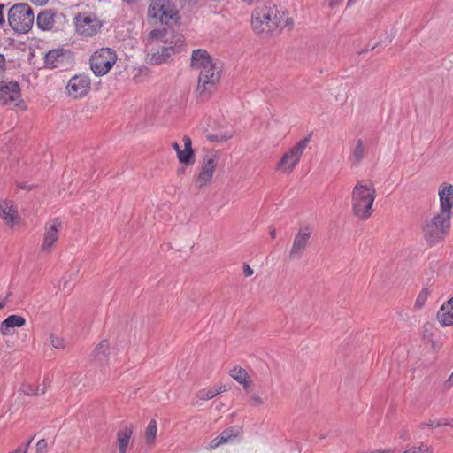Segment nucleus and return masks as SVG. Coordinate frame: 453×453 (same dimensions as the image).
Masks as SVG:
<instances>
[{"label":"nucleus","instance_id":"obj_27","mask_svg":"<svg viewBox=\"0 0 453 453\" xmlns=\"http://www.w3.org/2000/svg\"><path fill=\"white\" fill-rule=\"evenodd\" d=\"M157 432V425L155 419H151L145 429V441L148 445L155 442Z\"/></svg>","mask_w":453,"mask_h":453},{"label":"nucleus","instance_id":"obj_54","mask_svg":"<svg viewBox=\"0 0 453 453\" xmlns=\"http://www.w3.org/2000/svg\"><path fill=\"white\" fill-rule=\"evenodd\" d=\"M209 139L211 141H217V142L219 141L217 136H212V135L209 136Z\"/></svg>","mask_w":453,"mask_h":453},{"label":"nucleus","instance_id":"obj_55","mask_svg":"<svg viewBox=\"0 0 453 453\" xmlns=\"http://www.w3.org/2000/svg\"><path fill=\"white\" fill-rule=\"evenodd\" d=\"M19 188L22 189L30 188V187L27 186L26 184H19Z\"/></svg>","mask_w":453,"mask_h":453},{"label":"nucleus","instance_id":"obj_56","mask_svg":"<svg viewBox=\"0 0 453 453\" xmlns=\"http://www.w3.org/2000/svg\"><path fill=\"white\" fill-rule=\"evenodd\" d=\"M356 1H357V0H349V1H348V4H351L355 3Z\"/></svg>","mask_w":453,"mask_h":453},{"label":"nucleus","instance_id":"obj_3","mask_svg":"<svg viewBox=\"0 0 453 453\" xmlns=\"http://www.w3.org/2000/svg\"><path fill=\"white\" fill-rule=\"evenodd\" d=\"M375 188L372 184L358 181L352 191V210L362 220H366L372 213Z\"/></svg>","mask_w":453,"mask_h":453},{"label":"nucleus","instance_id":"obj_47","mask_svg":"<svg viewBox=\"0 0 453 453\" xmlns=\"http://www.w3.org/2000/svg\"><path fill=\"white\" fill-rule=\"evenodd\" d=\"M433 422H434V426H433V427H439V426H441L444 425V424H443L444 419H440V420H438V421H433Z\"/></svg>","mask_w":453,"mask_h":453},{"label":"nucleus","instance_id":"obj_12","mask_svg":"<svg viewBox=\"0 0 453 453\" xmlns=\"http://www.w3.org/2000/svg\"><path fill=\"white\" fill-rule=\"evenodd\" d=\"M311 235V230L307 226L300 228L295 234L293 244L288 254L291 260H296L302 257L303 253L307 248Z\"/></svg>","mask_w":453,"mask_h":453},{"label":"nucleus","instance_id":"obj_38","mask_svg":"<svg viewBox=\"0 0 453 453\" xmlns=\"http://www.w3.org/2000/svg\"><path fill=\"white\" fill-rule=\"evenodd\" d=\"M183 142H184V149L186 150H193L192 149V141L191 138L188 135H185L183 137Z\"/></svg>","mask_w":453,"mask_h":453},{"label":"nucleus","instance_id":"obj_9","mask_svg":"<svg viewBox=\"0 0 453 453\" xmlns=\"http://www.w3.org/2000/svg\"><path fill=\"white\" fill-rule=\"evenodd\" d=\"M177 14L170 0H151L148 7V16L161 23L167 24Z\"/></svg>","mask_w":453,"mask_h":453},{"label":"nucleus","instance_id":"obj_41","mask_svg":"<svg viewBox=\"0 0 453 453\" xmlns=\"http://www.w3.org/2000/svg\"><path fill=\"white\" fill-rule=\"evenodd\" d=\"M453 385V377L452 374L449 376V378L445 381L444 388H450Z\"/></svg>","mask_w":453,"mask_h":453},{"label":"nucleus","instance_id":"obj_39","mask_svg":"<svg viewBox=\"0 0 453 453\" xmlns=\"http://www.w3.org/2000/svg\"><path fill=\"white\" fill-rule=\"evenodd\" d=\"M250 400L252 405H262L264 403L261 397L257 394H253L250 397Z\"/></svg>","mask_w":453,"mask_h":453},{"label":"nucleus","instance_id":"obj_25","mask_svg":"<svg viewBox=\"0 0 453 453\" xmlns=\"http://www.w3.org/2000/svg\"><path fill=\"white\" fill-rule=\"evenodd\" d=\"M230 376L235 380L237 382L242 384L245 390H248L251 386V380L246 372L242 367L235 366L230 371Z\"/></svg>","mask_w":453,"mask_h":453},{"label":"nucleus","instance_id":"obj_33","mask_svg":"<svg viewBox=\"0 0 453 453\" xmlns=\"http://www.w3.org/2000/svg\"><path fill=\"white\" fill-rule=\"evenodd\" d=\"M403 453H432V449L428 445L421 443L419 446L411 447Z\"/></svg>","mask_w":453,"mask_h":453},{"label":"nucleus","instance_id":"obj_49","mask_svg":"<svg viewBox=\"0 0 453 453\" xmlns=\"http://www.w3.org/2000/svg\"><path fill=\"white\" fill-rule=\"evenodd\" d=\"M10 453H27V449H21V447H18L16 449L11 451Z\"/></svg>","mask_w":453,"mask_h":453},{"label":"nucleus","instance_id":"obj_31","mask_svg":"<svg viewBox=\"0 0 453 453\" xmlns=\"http://www.w3.org/2000/svg\"><path fill=\"white\" fill-rule=\"evenodd\" d=\"M212 176H213L212 173L201 171L198 174V177H197L196 182L198 188H202L204 186H206L208 183H210L212 179Z\"/></svg>","mask_w":453,"mask_h":453},{"label":"nucleus","instance_id":"obj_37","mask_svg":"<svg viewBox=\"0 0 453 453\" xmlns=\"http://www.w3.org/2000/svg\"><path fill=\"white\" fill-rule=\"evenodd\" d=\"M12 293L10 291L6 292L5 295L0 296V310L6 306Z\"/></svg>","mask_w":453,"mask_h":453},{"label":"nucleus","instance_id":"obj_50","mask_svg":"<svg viewBox=\"0 0 453 453\" xmlns=\"http://www.w3.org/2000/svg\"><path fill=\"white\" fill-rule=\"evenodd\" d=\"M173 148L175 150L177 155L179 154V151H180V147L179 146V144L177 142H173L172 144Z\"/></svg>","mask_w":453,"mask_h":453},{"label":"nucleus","instance_id":"obj_5","mask_svg":"<svg viewBox=\"0 0 453 453\" xmlns=\"http://www.w3.org/2000/svg\"><path fill=\"white\" fill-rule=\"evenodd\" d=\"M34 12L26 3L12 5L8 12V22L11 27L19 33L28 32L34 24Z\"/></svg>","mask_w":453,"mask_h":453},{"label":"nucleus","instance_id":"obj_24","mask_svg":"<svg viewBox=\"0 0 453 453\" xmlns=\"http://www.w3.org/2000/svg\"><path fill=\"white\" fill-rule=\"evenodd\" d=\"M238 428L229 427L224 430L219 436L213 439L210 443V449H216L217 447L228 442L232 438L238 434Z\"/></svg>","mask_w":453,"mask_h":453},{"label":"nucleus","instance_id":"obj_19","mask_svg":"<svg viewBox=\"0 0 453 453\" xmlns=\"http://www.w3.org/2000/svg\"><path fill=\"white\" fill-rule=\"evenodd\" d=\"M109 351V342L106 340L102 341L95 348L92 353V360L96 363V365H98L99 366L104 365L108 361Z\"/></svg>","mask_w":453,"mask_h":453},{"label":"nucleus","instance_id":"obj_40","mask_svg":"<svg viewBox=\"0 0 453 453\" xmlns=\"http://www.w3.org/2000/svg\"><path fill=\"white\" fill-rule=\"evenodd\" d=\"M253 270L250 268V265H244L243 266V274L245 277H250L253 274Z\"/></svg>","mask_w":453,"mask_h":453},{"label":"nucleus","instance_id":"obj_32","mask_svg":"<svg viewBox=\"0 0 453 453\" xmlns=\"http://www.w3.org/2000/svg\"><path fill=\"white\" fill-rule=\"evenodd\" d=\"M219 395V391H214V388L202 389L197 392V398L200 400H210Z\"/></svg>","mask_w":453,"mask_h":453},{"label":"nucleus","instance_id":"obj_52","mask_svg":"<svg viewBox=\"0 0 453 453\" xmlns=\"http://www.w3.org/2000/svg\"><path fill=\"white\" fill-rule=\"evenodd\" d=\"M341 1L342 0H330L329 4L331 6H334V5L338 4L339 3H341Z\"/></svg>","mask_w":453,"mask_h":453},{"label":"nucleus","instance_id":"obj_8","mask_svg":"<svg viewBox=\"0 0 453 453\" xmlns=\"http://www.w3.org/2000/svg\"><path fill=\"white\" fill-rule=\"evenodd\" d=\"M311 134H308L303 140L298 142L295 146L290 148L280 158L277 165V169L289 174L300 161L304 150L310 143Z\"/></svg>","mask_w":453,"mask_h":453},{"label":"nucleus","instance_id":"obj_30","mask_svg":"<svg viewBox=\"0 0 453 453\" xmlns=\"http://www.w3.org/2000/svg\"><path fill=\"white\" fill-rule=\"evenodd\" d=\"M179 161L186 165H192L194 163V150H181L177 155Z\"/></svg>","mask_w":453,"mask_h":453},{"label":"nucleus","instance_id":"obj_1","mask_svg":"<svg viewBox=\"0 0 453 453\" xmlns=\"http://www.w3.org/2000/svg\"><path fill=\"white\" fill-rule=\"evenodd\" d=\"M191 66L200 71L196 91L201 96H207L220 79L219 67L213 63L210 55L201 49L193 51Z\"/></svg>","mask_w":453,"mask_h":453},{"label":"nucleus","instance_id":"obj_21","mask_svg":"<svg viewBox=\"0 0 453 453\" xmlns=\"http://www.w3.org/2000/svg\"><path fill=\"white\" fill-rule=\"evenodd\" d=\"M56 12L52 10H45L37 15L36 24L42 30H50L55 24Z\"/></svg>","mask_w":453,"mask_h":453},{"label":"nucleus","instance_id":"obj_13","mask_svg":"<svg viewBox=\"0 0 453 453\" xmlns=\"http://www.w3.org/2000/svg\"><path fill=\"white\" fill-rule=\"evenodd\" d=\"M75 26L76 31L85 37L95 35L101 27V24L96 17L86 14H79L75 18Z\"/></svg>","mask_w":453,"mask_h":453},{"label":"nucleus","instance_id":"obj_2","mask_svg":"<svg viewBox=\"0 0 453 453\" xmlns=\"http://www.w3.org/2000/svg\"><path fill=\"white\" fill-rule=\"evenodd\" d=\"M252 27L257 34H269L276 28L285 27L293 24L285 13L279 11L277 6L271 2L264 3L256 7L252 12Z\"/></svg>","mask_w":453,"mask_h":453},{"label":"nucleus","instance_id":"obj_10","mask_svg":"<svg viewBox=\"0 0 453 453\" xmlns=\"http://www.w3.org/2000/svg\"><path fill=\"white\" fill-rule=\"evenodd\" d=\"M73 62L71 51L65 49L50 50L44 57L45 65L51 69L66 70L73 65Z\"/></svg>","mask_w":453,"mask_h":453},{"label":"nucleus","instance_id":"obj_44","mask_svg":"<svg viewBox=\"0 0 453 453\" xmlns=\"http://www.w3.org/2000/svg\"><path fill=\"white\" fill-rule=\"evenodd\" d=\"M35 436L30 438L28 441H27V442L24 444V446H20L21 447V449H27V451L28 450V448L32 442V441L34 440Z\"/></svg>","mask_w":453,"mask_h":453},{"label":"nucleus","instance_id":"obj_20","mask_svg":"<svg viewBox=\"0 0 453 453\" xmlns=\"http://www.w3.org/2000/svg\"><path fill=\"white\" fill-rule=\"evenodd\" d=\"M132 434L133 429L131 426H125L118 431L117 447L119 453H127Z\"/></svg>","mask_w":453,"mask_h":453},{"label":"nucleus","instance_id":"obj_18","mask_svg":"<svg viewBox=\"0 0 453 453\" xmlns=\"http://www.w3.org/2000/svg\"><path fill=\"white\" fill-rule=\"evenodd\" d=\"M26 324L22 316L10 315L0 324V333L3 335H12L14 327H21Z\"/></svg>","mask_w":453,"mask_h":453},{"label":"nucleus","instance_id":"obj_17","mask_svg":"<svg viewBox=\"0 0 453 453\" xmlns=\"http://www.w3.org/2000/svg\"><path fill=\"white\" fill-rule=\"evenodd\" d=\"M440 208L441 214L451 216V208L453 206V186L443 184L439 189Z\"/></svg>","mask_w":453,"mask_h":453},{"label":"nucleus","instance_id":"obj_53","mask_svg":"<svg viewBox=\"0 0 453 453\" xmlns=\"http://www.w3.org/2000/svg\"><path fill=\"white\" fill-rule=\"evenodd\" d=\"M443 424L446 426H453V419L452 420L444 419Z\"/></svg>","mask_w":453,"mask_h":453},{"label":"nucleus","instance_id":"obj_45","mask_svg":"<svg viewBox=\"0 0 453 453\" xmlns=\"http://www.w3.org/2000/svg\"><path fill=\"white\" fill-rule=\"evenodd\" d=\"M49 0H31L32 3L37 5H44L48 3Z\"/></svg>","mask_w":453,"mask_h":453},{"label":"nucleus","instance_id":"obj_4","mask_svg":"<svg viewBox=\"0 0 453 453\" xmlns=\"http://www.w3.org/2000/svg\"><path fill=\"white\" fill-rule=\"evenodd\" d=\"M161 35L162 33L159 30H151L146 37V61L150 65H160L173 56L172 47L168 49L159 42L157 37Z\"/></svg>","mask_w":453,"mask_h":453},{"label":"nucleus","instance_id":"obj_6","mask_svg":"<svg viewBox=\"0 0 453 453\" xmlns=\"http://www.w3.org/2000/svg\"><path fill=\"white\" fill-rule=\"evenodd\" d=\"M117 59L118 56L113 49L101 48L91 55L90 69L96 76H104L113 67Z\"/></svg>","mask_w":453,"mask_h":453},{"label":"nucleus","instance_id":"obj_26","mask_svg":"<svg viewBox=\"0 0 453 453\" xmlns=\"http://www.w3.org/2000/svg\"><path fill=\"white\" fill-rule=\"evenodd\" d=\"M48 379L45 378L42 384L39 385H27L23 386V391L27 395H43L49 386Z\"/></svg>","mask_w":453,"mask_h":453},{"label":"nucleus","instance_id":"obj_7","mask_svg":"<svg viewBox=\"0 0 453 453\" xmlns=\"http://www.w3.org/2000/svg\"><path fill=\"white\" fill-rule=\"evenodd\" d=\"M450 226V217L439 213L423 227L424 238L427 242L435 243L444 238Z\"/></svg>","mask_w":453,"mask_h":453},{"label":"nucleus","instance_id":"obj_51","mask_svg":"<svg viewBox=\"0 0 453 453\" xmlns=\"http://www.w3.org/2000/svg\"><path fill=\"white\" fill-rule=\"evenodd\" d=\"M269 234H270V236H271L273 239V238H275V236H276V229H275V228H273H273H271V229H270Z\"/></svg>","mask_w":453,"mask_h":453},{"label":"nucleus","instance_id":"obj_16","mask_svg":"<svg viewBox=\"0 0 453 453\" xmlns=\"http://www.w3.org/2000/svg\"><path fill=\"white\" fill-rule=\"evenodd\" d=\"M61 222L58 219L48 222L45 226V233L42 244V251L50 252L58 239V231L61 228Z\"/></svg>","mask_w":453,"mask_h":453},{"label":"nucleus","instance_id":"obj_11","mask_svg":"<svg viewBox=\"0 0 453 453\" xmlns=\"http://www.w3.org/2000/svg\"><path fill=\"white\" fill-rule=\"evenodd\" d=\"M21 102L20 88L17 81H0V103L2 104L19 106Z\"/></svg>","mask_w":453,"mask_h":453},{"label":"nucleus","instance_id":"obj_22","mask_svg":"<svg viewBox=\"0 0 453 453\" xmlns=\"http://www.w3.org/2000/svg\"><path fill=\"white\" fill-rule=\"evenodd\" d=\"M18 217V211L11 201H0V218L6 224H12Z\"/></svg>","mask_w":453,"mask_h":453},{"label":"nucleus","instance_id":"obj_28","mask_svg":"<svg viewBox=\"0 0 453 453\" xmlns=\"http://www.w3.org/2000/svg\"><path fill=\"white\" fill-rule=\"evenodd\" d=\"M365 146L363 141L358 139L353 148L350 160L354 165H357L364 157Z\"/></svg>","mask_w":453,"mask_h":453},{"label":"nucleus","instance_id":"obj_42","mask_svg":"<svg viewBox=\"0 0 453 453\" xmlns=\"http://www.w3.org/2000/svg\"><path fill=\"white\" fill-rule=\"evenodd\" d=\"M433 426H434V422L428 421V422L421 423L419 427H420V429H425L426 427H433Z\"/></svg>","mask_w":453,"mask_h":453},{"label":"nucleus","instance_id":"obj_46","mask_svg":"<svg viewBox=\"0 0 453 453\" xmlns=\"http://www.w3.org/2000/svg\"><path fill=\"white\" fill-rule=\"evenodd\" d=\"M3 9H4V4H0V25H3L4 23Z\"/></svg>","mask_w":453,"mask_h":453},{"label":"nucleus","instance_id":"obj_14","mask_svg":"<svg viewBox=\"0 0 453 453\" xmlns=\"http://www.w3.org/2000/svg\"><path fill=\"white\" fill-rule=\"evenodd\" d=\"M90 84L88 76L85 74L75 75L69 80L66 85V92L68 96L73 98H80L88 94Z\"/></svg>","mask_w":453,"mask_h":453},{"label":"nucleus","instance_id":"obj_34","mask_svg":"<svg viewBox=\"0 0 453 453\" xmlns=\"http://www.w3.org/2000/svg\"><path fill=\"white\" fill-rule=\"evenodd\" d=\"M427 295H428V292L426 289H423L418 296L417 299H416V302H415V306L418 307V308H421L424 303H426V299H427Z\"/></svg>","mask_w":453,"mask_h":453},{"label":"nucleus","instance_id":"obj_15","mask_svg":"<svg viewBox=\"0 0 453 453\" xmlns=\"http://www.w3.org/2000/svg\"><path fill=\"white\" fill-rule=\"evenodd\" d=\"M158 30L162 33V35L157 37L159 42L168 49L172 47L171 50H173V56L180 52L184 49V38L181 34L167 28Z\"/></svg>","mask_w":453,"mask_h":453},{"label":"nucleus","instance_id":"obj_23","mask_svg":"<svg viewBox=\"0 0 453 453\" xmlns=\"http://www.w3.org/2000/svg\"><path fill=\"white\" fill-rule=\"evenodd\" d=\"M437 318L444 326L453 325V297L441 307Z\"/></svg>","mask_w":453,"mask_h":453},{"label":"nucleus","instance_id":"obj_36","mask_svg":"<svg viewBox=\"0 0 453 453\" xmlns=\"http://www.w3.org/2000/svg\"><path fill=\"white\" fill-rule=\"evenodd\" d=\"M50 343L56 349H63L65 347L64 340L53 334L50 335Z\"/></svg>","mask_w":453,"mask_h":453},{"label":"nucleus","instance_id":"obj_29","mask_svg":"<svg viewBox=\"0 0 453 453\" xmlns=\"http://www.w3.org/2000/svg\"><path fill=\"white\" fill-rule=\"evenodd\" d=\"M216 164V156L213 154H208L203 160L202 171L214 173Z\"/></svg>","mask_w":453,"mask_h":453},{"label":"nucleus","instance_id":"obj_48","mask_svg":"<svg viewBox=\"0 0 453 453\" xmlns=\"http://www.w3.org/2000/svg\"><path fill=\"white\" fill-rule=\"evenodd\" d=\"M214 391H219V394L226 391V388L225 386H219V388H213Z\"/></svg>","mask_w":453,"mask_h":453},{"label":"nucleus","instance_id":"obj_35","mask_svg":"<svg viewBox=\"0 0 453 453\" xmlns=\"http://www.w3.org/2000/svg\"><path fill=\"white\" fill-rule=\"evenodd\" d=\"M48 452V443L45 439H41L37 441L35 445V453H47Z\"/></svg>","mask_w":453,"mask_h":453},{"label":"nucleus","instance_id":"obj_43","mask_svg":"<svg viewBox=\"0 0 453 453\" xmlns=\"http://www.w3.org/2000/svg\"><path fill=\"white\" fill-rule=\"evenodd\" d=\"M5 65V60L3 55L0 54V73L4 71Z\"/></svg>","mask_w":453,"mask_h":453}]
</instances>
